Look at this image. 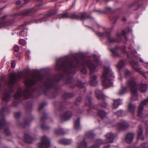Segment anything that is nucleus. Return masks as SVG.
Here are the masks:
<instances>
[{"mask_svg":"<svg viewBox=\"0 0 148 148\" xmlns=\"http://www.w3.org/2000/svg\"><path fill=\"white\" fill-rule=\"evenodd\" d=\"M25 89L23 91L22 88L17 85L18 89L14 95L16 101L12 106L17 107L22 99H26L38 97L41 94L48 96L50 98H54L61 91L59 84H25Z\"/></svg>","mask_w":148,"mask_h":148,"instance_id":"obj_1","label":"nucleus"},{"mask_svg":"<svg viewBox=\"0 0 148 148\" xmlns=\"http://www.w3.org/2000/svg\"><path fill=\"white\" fill-rule=\"evenodd\" d=\"M125 85H121V88L119 90L118 94L121 95L126 92L130 91L131 93V99L132 100L137 99L138 95L137 91L142 92H146L147 89V84H126Z\"/></svg>","mask_w":148,"mask_h":148,"instance_id":"obj_2","label":"nucleus"},{"mask_svg":"<svg viewBox=\"0 0 148 148\" xmlns=\"http://www.w3.org/2000/svg\"><path fill=\"white\" fill-rule=\"evenodd\" d=\"M85 105L88 106L90 108L87 110L89 114L94 115L95 113V114H97L101 119H103L106 117V113L104 111L96 109L94 108H92V105L91 101V98L89 96L86 97Z\"/></svg>","mask_w":148,"mask_h":148,"instance_id":"obj_3","label":"nucleus"},{"mask_svg":"<svg viewBox=\"0 0 148 148\" xmlns=\"http://www.w3.org/2000/svg\"><path fill=\"white\" fill-rule=\"evenodd\" d=\"M105 136L106 138L105 141L101 139L97 140L95 141V144L90 148H99V146L101 144L106 143H112L113 142L114 137V134L112 133H108Z\"/></svg>","mask_w":148,"mask_h":148,"instance_id":"obj_4","label":"nucleus"},{"mask_svg":"<svg viewBox=\"0 0 148 148\" xmlns=\"http://www.w3.org/2000/svg\"><path fill=\"white\" fill-rule=\"evenodd\" d=\"M7 84L8 90L7 92H3V94L4 96L2 97V100L3 101L7 102L12 97V94L13 93L14 91L15 84Z\"/></svg>","mask_w":148,"mask_h":148,"instance_id":"obj_5","label":"nucleus"},{"mask_svg":"<svg viewBox=\"0 0 148 148\" xmlns=\"http://www.w3.org/2000/svg\"><path fill=\"white\" fill-rule=\"evenodd\" d=\"M113 73L109 67L104 66V71L101 76V80L102 82L108 83L109 81L110 80V78H113Z\"/></svg>","mask_w":148,"mask_h":148,"instance_id":"obj_6","label":"nucleus"},{"mask_svg":"<svg viewBox=\"0 0 148 148\" xmlns=\"http://www.w3.org/2000/svg\"><path fill=\"white\" fill-rule=\"evenodd\" d=\"M147 103H148V97L142 101L138 107L137 116L142 119L141 121L143 123L144 122V121L143 119V111L144 109V106Z\"/></svg>","mask_w":148,"mask_h":148,"instance_id":"obj_7","label":"nucleus"},{"mask_svg":"<svg viewBox=\"0 0 148 148\" xmlns=\"http://www.w3.org/2000/svg\"><path fill=\"white\" fill-rule=\"evenodd\" d=\"M51 142L47 138L43 136L41 138V141L38 144L39 148H48L50 146Z\"/></svg>","mask_w":148,"mask_h":148,"instance_id":"obj_8","label":"nucleus"},{"mask_svg":"<svg viewBox=\"0 0 148 148\" xmlns=\"http://www.w3.org/2000/svg\"><path fill=\"white\" fill-rule=\"evenodd\" d=\"M41 114L42 116L40 119V122L41 123V128L42 130H46L49 129L50 128L49 127L46 125L45 124V120L48 118L47 114L45 111L42 112Z\"/></svg>","mask_w":148,"mask_h":148,"instance_id":"obj_9","label":"nucleus"},{"mask_svg":"<svg viewBox=\"0 0 148 148\" xmlns=\"http://www.w3.org/2000/svg\"><path fill=\"white\" fill-rule=\"evenodd\" d=\"M22 76V74L21 73H10V76L8 77V82L9 83H13L15 81L21 78Z\"/></svg>","mask_w":148,"mask_h":148,"instance_id":"obj_10","label":"nucleus"},{"mask_svg":"<svg viewBox=\"0 0 148 148\" xmlns=\"http://www.w3.org/2000/svg\"><path fill=\"white\" fill-rule=\"evenodd\" d=\"M54 105L56 109L59 112L64 111L66 108L64 101L63 102L58 101H55L54 102Z\"/></svg>","mask_w":148,"mask_h":148,"instance_id":"obj_11","label":"nucleus"},{"mask_svg":"<svg viewBox=\"0 0 148 148\" xmlns=\"http://www.w3.org/2000/svg\"><path fill=\"white\" fill-rule=\"evenodd\" d=\"M129 127L127 123L125 121H122L118 123L117 126V129L119 130H124Z\"/></svg>","mask_w":148,"mask_h":148,"instance_id":"obj_12","label":"nucleus"},{"mask_svg":"<svg viewBox=\"0 0 148 148\" xmlns=\"http://www.w3.org/2000/svg\"><path fill=\"white\" fill-rule=\"evenodd\" d=\"M72 116V112L71 111H68L66 112L63 115H60V118L62 120L67 121L69 120Z\"/></svg>","mask_w":148,"mask_h":148,"instance_id":"obj_13","label":"nucleus"},{"mask_svg":"<svg viewBox=\"0 0 148 148\" xmlns=\"http://www.w3.org/2000/svg\"><path fill=\"white\" fill-rule=\"evenodd\" d=\"M24 140L26 143H31L33 140V138L28 134V132L26 131L24 132Z\"/></svg>","mask_w":148,"mask_h":148,"instance_id":"obj_14","label":"nucleus"},{"mask_svg":"<svg viewBox=\"0 0 148 148\" xmlns=\"http://www.w3.org/2000/svg\"><path fill=\"white\" fill-rule=\"evenodd\" d=\"M95 94L97 98L98 99L102 100H105L106 99V97L104 95L102 94L101 91L99 89H97L95 91Z\"/></svg>","mask_w":148,"mask_h":148,"instance_id":"obj_15","label":"nucleus"},{"mask_svg":"<svg viewBox=\"0 0 148 148\" xmlns=\"http://www.w3.org/2000/svg\"><path fill=\"white\" fill-rule=\"evenodd\" d=\"M134 135L132 133H129L125 136V140L127 143H131L133 140Z\"/></svg>","mask_w":148,"mask_h":148,"instance_id":"obj_16","label":"nucleus"},{"mask_svg":"<svg viewBox=\"0 0 148 148\" xmlns=\"http://www.w3.org/2000/svg\"><path fill=\"white\" fill-rule=\"evenodd\" d=\"M143 133L142 127L141 125H140L138 127V131L137 133V139H140L142 140L144 139V137L142 136Z\"/></svg>","mask_w":148,"mask_h":148,"instance_id":"obj_17","label":"nucleus"},{"mask_svg":"<svg viewBox=\"0 0 148 148\" xmlns=\"http://www.w3.org/2000/svg\"><path fill=\"white\" fill-rule=\"evenodd\" d=\"M75 95L73 93H64L62 96V98L65 100L68 98H71L75 96Z\"/></svg>","mask_w":148,"mask_h":148,"instance_id":"obj_18","label":"nucleus"},{"mask_svg":"<svg viewBox=\"0 0 148 148\" xmlns=\"http://www.w3.org/2000/svg\"><path fill=\"white\" fill-rule=\"evenodd\" d=\"M58 143L62 145H70L72 141L70 139L64 138L58 141Z\"/></svg>","mask_w":148,"mask_h":148,"instance_id":"obj_19","label":"nucleus"},{"mask_svg":"<svg viewBox=\"0 0 148 148\" xmlns=\"http://www.w3.org/2000/svg\"><path fill=\"white\" fill-rule=\"evenodd\" d=\"M40 80L39 77H37L35 78H28L25 81V83H34V82H37V81Z\"/></svg>","mask_w":148,"mask_h":148,"instance_id":"obj_20","label":"nucleus"},{"mask_svg":"<svg viewBox=\"0 0 148 148\" xmlns=\"http://www.w3.org/2000/svg\"><path fill=\"white\" fill-rule=\"evenodd\" d=\"M29 121L28 119L25 120L24 122L23 123H20L18 122V125L20 127L24 128L29 125Z\"/></svg>","mask_w":148,"mask_h":148,"instance_id":"obj_21","label":"nucleus"},{"mask_svg":"<svg viewBox=\"0 0 148 148\" xmlns=\"http://www.w3.org/2000/svg\"><path fill=\"white\" fill-rule=\"evenodd\" d=\"M113 100L114 103L113 104L112 107L114 108H117L119 106L122 104L121 100L120 99H118L116 100L113 99Z\"/></svg>","mask_w":148,"mask_h":148,"instance_id":"obj_22","label":"nucleus"},{"mask_svg":"<svg viewBox=\"0 0 148 148\" xmlns=\"http://www.w3.org/2000/svg\"><path fill=\"white\" fill-rule=\"evenodd\" d=\"M24 27L25 26L24 25H22L19 27V29H22L18 33L19 36H24L26 35L27 32L24 31Z\"/></svg>","mask_w":148,"mask_h":148,"instance_id":"obj_23","label":"nucleus"},{"mask_svg":"<svg viewBox=\"0 0 148 148\" xmlns=\"http://www.w3.org/2000/svg\"><path fill=\"white\" fill-rule=\"evenodd\" d=\"M74 126L75 129L76 130L80 129V119L78 118L74 122Z\"/></svg>","mask_w":148,"mask_h":148,"instance_id":"obj_24","label":"nucleus"},{"mask_svg":"<svg viewBox=\"0 0 148 148\" xmlns=\"http://www.w3.org/2000/svg\"><path fill=\"white\" fill-rule=\"evenodd\" d=\"M69 17H70L72 18L75 19L77 18L78 16L75 14H73L71 16H69L67 13L63 14L62 15V18H66Z\"/></svg>","mask_w":148,"mask_h":148,"instance_id":"obj_25","label":"nucleus"},{"mask_svg":"<svg viewBox=\"0 0 148 148\" xmlns=\"http://www.w3.org/2000/svg\"><path fill=\"white\" fill-rule=\"evenodd\" d=\"M55 132L56 134L57 135H63L66 134V132L62 128L56 129Z\"/></svg>","mask_w":148,"mask_h":148,"instance_id":"obj_26","label":"nucleus"},{"mask_svg":"<svg viewBox=\"0 0 148 148\" xmlns=\"http://www.w3.org/2000/svg\"><path fill=\"white\" fill-rule=\"evenodd\" d=\"M33 106L32 102L31 101L26 102V109L27 111H31L32 109Z\"/></svg>","mask_w":148,"mask_h":148,"instance_id":"obj_27","label":"nucleus"},{"mask_svg":"<svg viewBox=\"0 0 148 148\" xmlns=\"http://www.w3.org/2000/svg\"><path fill=\"white\" fill-rule=\"evenodd\" d=\"M135 108V106L131 103L129 104L128 109V111L130 112L133 114L134 113V111Z\"/></svg>","mask_w":148,"mask_h":148,"instance_id":"obj_28","label":"nucleus"},{"mask_svg":"<svg viewBox=\"0 0 148 148\" xmlns=\"http://www.w3.org/2000/svg\"><path fill=\"white\" fill-rule=\"evenodd\" d=\"M87 143L84 140L79 143H78L77 148H86Z\"/></svg>","mask_w":148,"mask_h":148,"instance_id":"obj_29","label":"nucleus"},{"mask_svg":"<svg viewBox=\"0 0 148 148\" xmlns=\"http://www.w3.org/2000/svg\"><path fill=\"white\" fill-rule=\"evenodd\" d=\"M95 135L91 132H87L85 135V138H88L92 139Z\"/></svg>","mask_w":148,"mask_h":148,"instance_id":"obj_30","label":"nucleus"},{"mask_svg":"<svg viewBox=\"0 0 148 148\" xmlns=\"http://www.w3.org/2000/svg\"><path fill=\"white\" fill-rule=\"evenodd\" d=\"M125 112L122 110L118 111L115 112V114H116L118 116H124L125 115Z\"/></svg>","mask_w":148,"mask_h":148,"instance_id":"obj_31","label":"nucleus"},{"mask_svg":"<svg viewBox=\"0 0 148 148\" xmlns=\"http://www.w3.org/2000/svg\"><path fill=\"white\" fill-rule=\"evenodd\" d=\"M117 49L118 48L116 47L114 48H112L110 49L111 51L113 53L114 56H120L117 52Z\"/></svg>","mask_w":148,"mask_h":148,"instance_id":"obj_32","label":"nucleus"},{"mask_svg":"<svg viewBox=\"0 0 148 148\" xmlns=\"http://www.w3.org/2000/svg\"><path fill=\"white\" fill-rule=\"evenodd\" d=\"M125 65L123 61H120L118 64L117 65V67L118 69L119 70H120L122 67L124 66Z\"/></svg>","mask_w":148,"mask_h":148,"instance_id":"obj_33","label":"nucleus"},{"mask_svg":"<svg viewBox=\"0 0 148 148\" xmlns=\"http://www.w3.org/2000/svg\"><path fill=\"white\" fill-rule=\"evenodd\" d=\"M47 103L46 102H42L41 103L39 106V111L41 112V110L44 107L45 105H47Z\"/></svg>","mask_w":148,"mask_h":148,"instance_id":"obj_34","label":"nucleus"},{"mask_svg":"<svg viewBox=\"0 0 148 148\" xmlns=\"http://www.w3.org/2000/svg\"><path fill=\"white\" fill-rule=\"evenodd\" d=\"M138 148H148V143L147 142L143 143Z\"/></svg>","mask_w":148,"mask_h":148,"instance_id":"obj_35","label":"nucleus"},{"mask_svg":"<svg viewBox=\"0 0 148 148\" xmlns=\"http://www.w3.org/2000/svg\"><path fill=\"white\" fill-rule=\"evenodd\" d=\"M90 83H96L97 82L96 76H94L93 77L91 78L90 81Z\"/></svg>","mask_w":148,"mask_h":148,"instance_id":"obj_36","label":"nucleus"},{"mask_svg":"<svg viewBox=\"0 0 148 148\" xmlns=\"http://www.w3.org/2000/svg\"><path fill=\"white\" fill-rule=\"evenodd\" d=\"M103 88L105 89L108 88L113 86V84H102Z\"/></svg>","mask_w":148,"mask_h":148,"instance_id":"obj_37","label":"nucleus"},{"mask_svg":"<svg viewBox=\"0 0 148 148\" xmlns=\"http://www.w3.org/2000/svg\"><path fill=\"white\" fill-rule=\"evenodd\" d=\"M82 98L80 97L77 98L75 102V104L76 105H78L81 100Z\"/></svg>","mask_w":148,"mask_h":148,"instance_id":"obj_38","label":"nucleus"},{"mask_svg":"<svg viewBox=\"0 0 148 148\" xmlns=\"http://www.w3.org/2000/svg\"><path fill=\"white\" fill-rule=\"evenodd\" d=\"M14 116L16 119H18L20 116V113L19 112H16L14 114Z\"/></svg>","mask_w":148,"mask_h":148,"instance_id":"obj_39","label":"nucleus"},{"mask_svg":"<svg viewBox=\"0 0 148 148\" xmlns=\"http://www.w3.org/2000/svg\"><path fill=\"white\" fill-rule=\"evenodd\" d=\"M138 63L137 61H134L132 63V65L133 67L135 69V68H137V66L138 64Z\"/></svg>","mask_w":148,"mask_h":148,"instance_id":"obj_40","label":"nucleus"},{"mask_svg":"<svg viewBox=\"0 0 148 148\" xmlns=\"http://www.w3.org/2000/svg\"><path fill=\"white\" fill-rule=\"evenodd\" d=\"M75 85L77 86L79 88H82L84 87V84H75Z\"/></svg>","mask_w":148,"mask_h":148,"instance_id":"obj_41","label":"nucleus"},{"mask_svg":"<svg viewBox=\"0 0 148 148\" xmlns=\"http://www.w3.org/2000/svg\"><path fill=\"white\" fill-rule=\"evenodd\" d=\"M87 65L90 70L92 71H93L95 69V66L92 64H90V65L87 64Z\"/></svg>","mask_w":148,"mask_h":148,"instance_id":"obj_42","label":"nucleus"},{"mask_svg":"<svg viewBox=\"0 0 148 148\" xmlns=\"http://www.w3.org/2000/svg\"><path fill=\"white\" fill-rule=\"evenodd\" d=\"M19 43L22 45H25L26 44L25 40L23 39H21L19 41Z\"/></svg>","mask_w":148,"mask_h":148,"instance_id":"obj_43","label":"nucleus"},{"mask_svg":"<svg viewBox=\"0 0 148 148\" xmlns=\"http://www.w3.org/2000/svg\"><path fill=\"white\" fill-rule=\"evenodd\" d=\"M134 69L137 71L140 74H141L142 75L143 74V72L141 70V69L140 68L137 67L135 68V69Z\"/></svg>","mask_w":148,"mask_h":148,"instance_id":"obj_44","label":"nucleus"},{"mask_svg":"<svg viewBox=\"0 0 148 148\" xmlns=\"http://www.w3.org/2000/svg\"><path fill=\"white\" fill-rule=\"evenodd\" d=\"M108 41L109 42H111L115 41L113 39V38H112L110 36L109 34H108Z\"/></svg>","mask_w":148,"mask_h":148,"instance_id":"obj_45","label":"nucleus"},{"mask_svg":"<svg viewBox=\"0 0 148 148\" xmlns=\"http://www.w3.org/2000/svg\"><path fill=\"white\" fill-rule=\"evenodd\" d=\"M101 106L104 108H106L107 106V104L105 102H103L101 104Z\"/></svg>","mask_w":148,"mask_h":148,"instance_id":"obj_46","label":"nucleus"},{"mask_svg":"<svg viewBox=\"0 0 148 148\" xmlns=\"http://www.w3.org/2000/svg\"><path fill=\"white\" fill-rule=\"evenodd\" d=\"M14 48V49L15 51H18L19 50V47L17 45H15Z\"/></svg>","mask_w":148,"mask_h":148,"instance_id":"obj_47","label":"nucleus"},{"mask_svg":"<svg viewBox=\"0 0 148 148\" xmlns=\"http://www.w3.org/2000/svg\"><path fill=\"white\" fill-rule=\"evenodd\" d=\"M11 66L13 68H14L15 67V64L14 61H12L11 62Z\"/></svg>","mask_w":148,"mask_h":148,"instance_id":"obj_48","label":"nucleus"},{"mask_svg":"<svg viewBox=\"0 0 148 148\" xmlns=\"http://www.w3.org/2000/svg\"><path fill=\"white\" fill-rule=\"evenodd\" d=\"M124 73L125 76H126L127 75H129L130 74V73L128 70H127L125 71Z\"/></svg>","mask_w":148,"mask_h":148,"instance_id":"obj_49","label":"nucleus"},{"mask_svg":"<svg viewBox=\"0 0 148 148\" xmlns=\"http://www.w3.org/2000/svg\"><path fill=\"white\" fill-rule=\"evenodd\" d=\"M96 34L99 36H103V34L101 33L97 32H96Z\"/></svg>","mask_w":148,"mask_h":148,"instance_id":"obj_50","label":"nucleus"},{"mask_svg":"<svg viewBox=\"0 0 148 148\" xmlns=\"http://www.w3.org/2000/svg\"><path fill=\"white\" fill-rule=\"evenodd\" d=\"M82 72H83V73L84 74H86L87 73V71L85 69H84L82 70Z\"/></svg>","mask_w":148,"mask_h":148,"instance_id":"obj_51","label":"nucleus"},{"mask_svg":"<svg viewBox=\"0 0 148 148\" xmlns=\"http://www.w3.org/2000/svg\"><path fill=\"white\" fill-rule=\"evenodd\" d=\"M1 84H0V92H1L3 90V88L1 86Z\"/></svg>","mask_w":148,"mask_h":148,"instance_id":"obj_52","label":"nucleus"},{"mask_svg":"<svg viewBox=\"0 0 148 148\" xmlns=\"http://www.w3.org/2000/svg\"><path fill=\"white\" fill-rule=\"evenodd\" d=\"M86 17H84L83 15H82L80 16V18L82 20L84 19Z\"/></svg>","mask_w":148,"mask_h":148,"instance_id":"obj_53","label":"nucleus"},{"mask_svg":"<svg viewBox=\"0 0 148 148\" xmlns=\"http://www.w3.org/2000/svg\"><path fill=\"white\" fill-rule=\"evenodd\" d=\"M77 112L79 114H81L82 113V112L79 109H78L77 111Z\"/></svg>","mask_w":148,"mask_h":148,"instance_id":"obj_54","label":"nucleus"},{"mask_svg":"<svg viewBox=\"0 0 148 148\" xmlns=\"http://www.w3.org/2000/svg\"><path fill=\"white\" fill-rule=\"evenodd\" d=\"M110 146V145H108L107 146L104 147L103 148H109Z\"/></svg>","mask_w":148,"mask_h":148,"instance_id":"obj_55","label":"nucleus"},{"mask_svg":"<svg viewBox=\"0 0 148 148\" xmlns=\"http://www.w3.org/2000/svg\"><path fill=\"white\" fill-rule=\"evenodd\" d=\"M136 82L134 81V80H132V81H131L130 82V83H132V84H133V83H136Z\"/></svg>","mask_w":148,"mask_h":148,"instance_id":"obj_56","label":"nucleus"},{"mask_svg":"<svg viewBox=\"0 0 148 148\" xmlns=\"http://www.w3.org/2000/svg\"><path fill=\"white\" fill-rule=\"evenodd\" d=\"M145 133L146 134H147L148 133V129H146Z\"/></svg>","mask_w":148,"mask_h":148,"instance_id":"obj_57","label":"nucleus"},{"mask_svg":"<svg viewBox=\"0 0 148 148\" xmlns=\"http://www.w3.org/2000/svg\"><path fill=\"white\" fill-rule=\"evenodd\" d=\"M122 34L123 35H125V34L126 33H125V31H122Z\"/></svg>","mask_w":148,"mask_h":148,"instance_id":"obj_58","label":"nucleus"},{"mask_svg":"<svg viewBox=\"0 0 148 148\" xmlns=\"http://www.w3.org/2000/svg\"><path fill=\"white\" fill-rule=\"evenodd\" d=\"M16 4H19L21 3V2L20 1H18L16 2Z\"/></svg>","mask_w":148,"mask_h":148,"instance_id":"obj_59","label":"nucleus"},{"mask_svg":"<svg viewBox=\"0 0 148 148\" xmlns=\"http://www.w3.org/2000/svg\"><path fill=\"white\" fill-rule=\"evenodd\" d=\"M126 18H123V20L124 21H126Z\"/></svg>","mask_w":148,"mask_h":148,"instance_id":"obj_60","label":"nucleus"},{"mask_svg":"<svg viewBox=\"0 0 148 148\" xmlns=\"http://www.w3.org/2000/svg\"><path fill=\"white\" fill-rule=\"evenodd\" d=\"M90 84V85L91 86H95V85H94V84Z\"/></svg>","mask_w":148,"mask_h":148,"instance_id":"obj_61","label":"nucleus"},{"mask_svg":"<svg viewBox=\"0 0 148 148\" xmlns=\"http://www.w3.org/2000/svg\"><path fill=\"white\" fill-rule=\"evenodd\" d=\"M140 60L141 62H144L143 61L142 59H140Z\"/></svg>","mask_w":148,"mask_h":148,"instance_id":"obj_62","label":"nucleus"},{"mask_svg":"<svg viewBox=\"0 0 148 148\" xmlns=\"http://www.w3.org/2000/svg\"><path fill=\"white\" fill-rule=\"evenodd\" d=\"M119 80H120V81H121V80H122V79H121V77H120L119 78Z\"/></svg>","mask_w":148,"mask_h":148,"instance_id":"obj_63","label":"nucleus"},{"mask_svg":"<svg viewBox=\"0 0 148 148\" xmlns=\"http://www.w3.org/2000/svg\"><path fill=\"white\" fill-rule=\"evenodd\" d=\"M71 87V88H74V86H70Z\"/></svg>","mask_w":148,"mask_h":148,"instance_id":"obj_64","label":"nucleus"}]
</instances>
